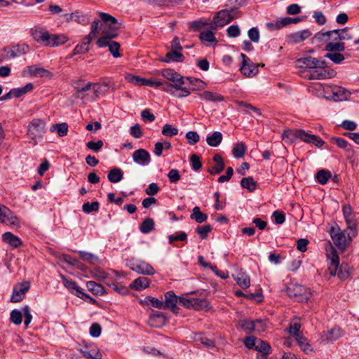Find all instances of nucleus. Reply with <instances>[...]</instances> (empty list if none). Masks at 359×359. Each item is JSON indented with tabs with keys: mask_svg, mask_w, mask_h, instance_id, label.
Masks as SVG:
<instances>
[{
	"mask_svg": "<svg viewBox=\"0 0 359 359\" xmlns=\"http://www.w3.org/2000/svg\"><path fill=\"white\" fill-rule=\"evenodd\" d=\"M101 22L98 23L97 32L101 33L103 36L102 37H107V39H114L117 36V30L118 25L116 19L105 13H100Z\"/></svg>",
	"mask_w": 359,
	"mask_h": 359,
	"instance_id": "obj_2",
	"label": "nucleus"
},
{
	"mask_svg": "<svg viewBox=\"0 0 359 359\" xmlns=\"http://www.w3.org/2000/svg\"><path fill=\"white\" fill-rule=\"evenodd\" d=\"M30 34L35 41L44 46H48L50 33L46 29L34 27L30 29Z\"/></svg>",
	"mask_w": 359,
	"mask_h": 359,
	"instance_id": "obj_13",
	"label": "nucleus"
},
{
	"mask_svg": "<svg viewBox=\"0 0 359 359\" xmlns=\"http://www.w3.org/2000/svg\"><path fill=\"white\" fill-rule=\"evenodd\" d=\"M83 355L88 359H101L102 354L96 346L86 347L81 350Z\"/></svg>",
	"mask_w": 359,
	"mask_h": 359,
	"instance_id": "obj_31",
	"label": "nucleus"
},
{
	"mask_svg": "<svg viewBox=\"0 0 359 359\" xmlns=\"http://www.w3.org/2000/svg\"><path fill=\"white\" fill-rule=\"evenodd\" d=\"M325 57L330 59L335 64H340L345 59L344 55L338 52H328L325 55Z\"/></svg>",
	"mask_w": 359,
	"mask_h": 359,
	"instance_id": "obj_52",
	"label": "nucleus"
},
{
	"mask_svg": "<svg viewBox=\"0 0 359 359\" xmlns=\"http://www.w3.org/2000/svg\"><path fill=\"white\" fill-rule=\"evenodd\" d=\"M93 278L99 281H102L108 285H111L112 280H119L123 276V273H119L112 270L104 271L101 269H94L91 271Z\"/></svg>",
	"mask_w": 359,
	"mask_h": 359,
	"instance_id": "obj_7",
	"label": "nucleus"
},
{
	"mask_svg": "<svg viewBox=\"0 0 359 359\" xmlns=\"http://www.w3.org/2000/svg\"><path fill=\"white\" fill-rule=\"evenodd\" d=\"M241 186L247 189L250 191H252L256 189V182L252 177H244L241 181Z\"/></svg>",
	"mask_w": 359,
	"mask_h": 359,
	"instance_id": "obj_53",
	"label": "nucleus"
},
{
	"mask_svg": "<svg viewBox=\"0 0 359 359\" xmlns=\"http://www.w3.org/2000/svg\"><path fill=\"white\" fill-rule=\"evenodd\" d=\"M184 60V56L182 54L181 51L171 50L166 53L165 59L163 60L165 62L170 63L173 62H181Z\"/></svg>",
	"mask_w": 359,
	"mask_h": 359,
	"instance_id": "obj_30",
	"label": "nucleus"
},
{
	"mask_svg": "<svg viewBox=\"0 0 359 359\" xmlns=\"http://www.w3.org/2000/svg\"><path fill=\"white\" fill-rule=\"evenodd\" d=\"M222 140V134L220 132H214L211 135L206 137V142L210 147H217Z\"/></svg>",
	"mask_w": 359,
	"mask_h": 359,
	"instance_id": "obj_39",
	"label": "nucleus"
},
{
	"mask_svg": "<svg viewBox=\"0 0 359 359\" xmlns=\"http://www.w3.org/2000/svg\"><path fill=\"white\" fill-rule=\"evenodd\" d=\"M100 205L97 201H94L92 203H85L82 206V210L86 213H90L93 211H97L99 209Z\"/></svg>",
	"mask_w": 359,
	"mask_h": 359,
	"instance_id": "obj_61",
	"label": "nucleus"
},
{
	"mask_svg": "<svg viewBox=\"0 0 359 359\" xmlns=\"http://www.w3.org/2000/svg\"><path fill=\"white\" fill-rule=\"evenodd\" d=\"M22 74L26 76H30L40 77H46L51 75V73L49 71L36 65L27 67Z\"/></svg>",
	"mask_w": 359,
	"mask_h": 359,
	"instance_id": "obj_23",
	"label": "nucleus"
},
{
	"mask_svg": "<svg viewBox=\"0 0 359 359\" xmlns=\"http://www.w3.org/2000/svg\"><path fill=\"white\" fill-rule=\"evenodd\" d=\"M86 287L88 290L91 291L95 294L102 295L104 293V287L94 281H88L86 283Z\"/></svg>",
	"mask_w": 359,
	"mask_h": 359,
	"instance_id": "obj_48",
	"label": "nucleus"
},
{
	"mask_svg": "<svg viewBox=\"0 0 359 359\" xmlns=\"http://www.w3.org/2000/svg\"><path fill=\"white\" fill-rule=\"evenodd\" d=\"M212 227L210 224L199 226L196 228V231L198 233L201 239H205L208 237V233L212 231Z\"/></svg>",
	"mask_w": 359,
	"mask_h": 359,
	"instance_id": "obj_56",
	"label": "nucleus"
},
{
	"mask_svg": "<svg viewBox=\"0 0 359 359\" xmlns=\"http://www.w3.org/2000/svg\"><path fill=\"white\" fill-rule=\"evenodd\" d=\"M201 98L213 102H219L222 101L224 97L222 95L210 91H204L200 94Z\"/></svg>",
	"mask_w": 359,
	"mask_h": 359,
	"instance_id": "obj_44",
	"label": "nucleus"
},
{
	"mask_svg": "<svg viewBox=\"0 0 359 359\" xmlns=\"http://www.w3.org/2000/svg\"><path fill=\"white\" fill-rule=\"evenodd\" d=\"M93 86V93L97 97L100 96H104L109 91V88H111L113 90L116 89V86L114 84H111L107 82H102L98 83H91Z\"/></svg>",
	"mask_w": 359,
	"mask_h": 359,
	"instance_id": "obj_25",
	"label": "nucleus"
},
{
	"mask_svg": "<svg viewBox=\"0 0 359 359\" xmlns=\"http://www.w3.org/2000/svg\"><path fill=\"white\" fill-rule=\"evenodd\" d=\"M154 227V222L152 219L147 218L142 223L140 229L141 232L144 233H148L151 232Z\"/></svg>",
	"mask_w": 359,
	"mask_h": 359,
	"instance_id": "obj_54",
	"label": "nucleus"
},
{
	"mask_svg": "<svg viewBox=\"0 0 359 359\" xmlns=\"http://www.w3.org/2000/svg\"><path fill=\"white\" fill-rule=\"evenodd\" d=\"M343 215L347 224V230L350 231L349 237H355L357 235L356 224L353 219L352 208L350 205L343 207Z\"/></svg>",
	"mask_w": 359,
	"mask_h": 359,
	"instance_id": "obj_14",
	"label": "nucleus"
},
{
	"mask_svg": "<svg viewBox=\"0 0 359 359\" xmlns=\"http://www.w3.org/2000/svg\"><path fill=\"white\" fill-rule=\"evenodd\" d=\"M331 238L334 245L341 251L344 252L354 237H349L350 231H342L337 224L332 226L330 230Z\"/></svg>",
	"mask_w": 359,
	"mask_h": 359,
	"instance_id": "obj_3",
	"label": "nucleus"
},
{
	"mask_svg": "<svg viewBox=\"0 0 359 359\" xmlns=\"http://www.w3.org/2000/svg\"><path fill=\"white\" fill-rule=\"evenodd\" d=\"M325 50L327 52H342L345 50V44L341 41H330L325 46Z\"/></svg>",
	"mask_w": 359,
	"mask_h": 359,
	"instance_id": "obj_36",
	"label": "nucleus"
},
{
	"mask_svg": "<svg viewBox=\"0 0 359 359\" xmlns=\"http://www.w3.org/2000/svg\"><path fill=\"white\" fill-rule=\"evenodd\" d=\"M312 33L309 29H303L289 35V40L294 43H299L311 36Z\"/></svg>",
	"mask_w": 359,
	"mask_h": 359,
	"instance_id": "obj_26",
	"label": "nucleus"
},
{
	"mask_svg": "<svg viewBox=\"0 0 359 359\" xmlns=\"http://www.w3.org/2000/svg\"><path fill=\"white\" fill-rule=\"evenodd\" d=\"M297 130H285L282 134V139L286 143L292 144L297 139Z\"/></svg>",
	"mask_w": 359,
	"mask_h": 359,
	"instance_id": "obj_45",
	"label": "nucleus"
},
{
	"mask_svg": "<svg viewBox=\"0 0 359 359\" xmlns=\"http://www.w3.org/2000/svg\"><path fill=\"white\" fill-rule=\"evenodd\" d=\"M333 95V100L344 101L347 100L350 97L351 92L343 87L334 86Z\"/></svg>",
	"mask_w": 359,
	"mask_h": 359,
	"instance_id": "obj_27",
	"label": "nucleus"
},
{
	"mask_svg": "<svg viewBox=\"0 0 359 359\" xmlns=\"http://www.w3.org/2000/svg\"><path fill=\"white\" fill-rule=\"evenodd\" d=\"M241 327L247 333L254 332V320H242L239 322Z\"/></svg>",
	"mask_w": 359,
	"mask_h": 359,
	"instance_id": "obj_60",
	"label": "nucleus"
},
{
	"mask_svg": "<svg viewBox=\"0 0 359 359\" xmlns=\"http://www.w3.org/2000/svg\"><path fill=\"white\" fill-rule=\"evenodd\" d=\"M98 21H93L91 24V30L88 36H86L81 44L77 45L74 49V54L85 53L89 50V45L93 37L95 36L98 29Z\"/></svg>",
	"mask_w": 359,
	"mask_h": 359,
	"instance_id": "obj_9",
	"label": "nucleus"
},
{
	"mask_svg": "<svg viewBox=\"0 0 359 359\" xmlns=\"http://www.w3.org/2000/svg\"><path fill=\"white\" fill-rule=\"evenodd\" d=\"M340 29L327 31L325 32H318L314 39L320 42L340 41Z\"/></svg>",
	"mask_w": 359,
	"mask_h": 359,
	"instance_id": "obj_19",
	"label": "nucleus"
},
{
	"mask_svg": "<svg viewBox=\"0 0 359 359\" xmlns=\"http://www.w3.org/2000/svg\"><path fill=\"white\" fill-rule=\"evenodd\" d=\"M287 293L291 298L297 302H306L311 296L309 288L296 283H291L288 285Z\"/></svg>",
	"mask_w": 359,
	"mask_h": 359,
	"instance_id": "obj_5",
	"label": "nucleus"
},
{
	"mask_svg": "<svg viewBox=\"0 0 359 359\" xmlns=\"http://www.w3.org/2000/svg\"><path fill=\"white\" fill-rule=\"evenodd\" d=\"M150 280L144 276L139 277L134 280L130 285L133 290L140 291L149 287Z\"/></svg>",
	"mask_w": 359,
	"mask_h": 359,
	"instance_id": "obj_29",
	"label": "nucleus"
},
{
	"mask_svg": "<svg viewBox=\"0 0 359 359\" xmlns=\"http://www.w3.org/2000/svg\"><path fill=\"white\" fill-rule=\"evenodd\" d=\"M268 327V323L266 320L257 319L254 320V332H264Z\"/></svg>",
	"mask_w": 359,
	"mask_h": 359,
	"instance_id": "obj_57",
	"label": "nucleus"
},
{
	"mask_svg": "<svg viewBox=\"0 0 359 359\" xmlns=\"http://www.w3.org/2000/svg\"><path fill=\"white\" fill-rule=\"evenodd\" d=\"M237 284L243 289H246L250 285V276L244 272H239L235 277Z\"/></svg>",
	"mask_w": 359,
	"mask_h": 359,
	"instance_id": "obj_35",
	"label": "nucleus"
},
{
	"mask_svg": "<svg viewBox=\"0 0 359 359\" xmlns=\"http://www.w3.org/2000/svg\"><path fill=\"white\" fill-rule=\"evenodd\" d=\"M29 46L25 43H18L4 49V57L11 60L26 55L29 51Z\"/></svg>",
	"mask_w": 359,
	"mask_h": 359,
	"instance_id": "obj_8",
	"label": "nucleus"
},
{
	"mask_svg": "<svg viewBox=\"0 0 359 359\" xmlns=\"http://www.w3.org/2000/svg\"><path fill=\"white\" fill-rule=\"evenodd\" d=\"M192 308L198 311H208L210 309L209 302L205 299H195L193 298Z\"/></svg>",
	"mask_w": 359,
	"mask_h": 359,
	"instance_id": "obj_38",
	"label": "nucleus"
},
{
	"mask_svg": "<svg viewBox=\"0 0 359 359\" xmlns=\"http://www.w3.org/2000/svg\"><path fill=\"white\" fill-rule=\"evenodd\" d=\"M30 284L29 282H22L17 284L13 287V294L11 300L13 302H19L25 297V293L29 290Z\"/></svg>",
	"mask_w": 359,
	"mask_h": 359,
	"instance_id": "obj_18",
	"label": "nucleus"
},
{
	"mask_svg": "<svg viewBox=\"0 0 359 359\" xmlns=\"http://www.w3.org/2000/svg\"><path fill=\"white\" fill-rule=\"evenodd\" d=\"M78 253L79 257L85 262H88L92 264L99 262V258L95 255L85 251H79Z\"/></svg>",
	"mask_w": 359,
	"mask_h": 359,
	"instance_id": "obj_47",
	"label": "nucleus"
},
{
	"mask_svg": "<svg viewBox=\"0 0 359 359\" xmlns=\"http://www.w3.org/2000/svg\"><path fill=\"white\" fill-rule=\"evenodd\" d=\"M3 240L13 247H18L21 245L20 238L11 232H6L3 234Z\"/></svg>",
	"mask_w": 359,
	"mask_h": 359,
	"instance_id": "obj_46",
	"label": "nucleus"
},
{
	"mask_svg": "<svg viewBox=\"0 0 359 359\" xmlns=\"http://www.w3.org/2000/svg\"><path fill=\"white\" fill-rule=\"evenodd\" d=\"M61 279L64 286L73 294L83 299L88 298L89 296L83 292L82 288L78 286L75 281L67 278L65 276L61 275Z\"/></svg>",
	"mask_w": 359,
	"mask_h": 359,
	"instance_id": "obj_15",
	"label": "nucleus"
},
{
	"mask_svg": "<svg viewBox=\"0 0 359 359\" xmlns=\"http://www.w3.org/2000/svg\"><path fill=\"white\" fill-rule=\"evenodd\" d=\"M330 172L325 170H321L318 171L316 174L317 180L321 184H326L328 180L330 178Z\"/></svg>",
	"mask_w": 359,
	"mask_h": 359,
	"instance_id": "obj_59",
	"label": "nucleus"
},
{
	"mask_svg": "<svg viewBox=\"0 0 359 359\" xmlns=\"http://www.w3.org/2000/svg\"><path fill=\"white\" fill-rule=\"evenodd\" d=\"M234 16L232 15L230 11L222 10L216 13L214 17L213 21L211 23V27L215 29L217 27H224L229 23Z\"/></svg>",
	"mask_w": 359,
	"mask_h": 359,
	"instance_id": "obj_12",
	"label": "nucleus"
},
{
	"mask_svg": "<svg viewBox=\"0 0 359 359\" xmlns=\"http://www.w3.org/2000/svg\"><path fill=\"white\" fill-rule=\"evenodd\" d=\"M140 303L142 305H151L152 306L157 308L158 309L164 310L163 302L155 297H152L150 296L146 297L143 300L140 301Z\"/></svg>",
	"mask_w": 359,
	"mask_h": 359,
	"instance_id": "obj_37",
	"label": "nucleus"
},
{
	"mask_svg": "<svg viewBox=\"0 0 359 359\" xmlns=\"http://www.w3.org/2000/svg\"><path fill=\"white\" fill-rule=\"evenodd\" d=\"M22 313L21 311L15 309L11 311V320L15 325L21 324L22 321Z\"/></svg>",
	"mask_w": 359,
	"mask_h": 359,
	"instance_id": "obj_64",
	"label": "nucleus"
},
{
	"mask_svg": "<svg viewBox=\"0 0 359 359\" xmlns=\"http://www.w3.org/2000/svg\"><path fill=\"white\" fill-rule=\"evenodd\" d=\"M128 265L130 269L140 274L151 276L155 273L154 269L144 261L131 260Z\"/></svg>",
	"mask_w": 359,
	"mask_h": 359,
	"instance_id": "obj_11",
	"label": "nucleus"
},
{
	"mask_svg": "<svg viewBox=\"0 0 359 359\" xmlns=\"http://www.w3.org/2000/svg\"><path fill=\"white\" fill-rule=\"evenodd\" d=\"M328 260V272L332 276H337L340 280H346L350 276V266L346 263L339 265V257L336 249L331 245L326 248Z\"/></svg>",
	"mask_w": 359,
	"mask_h": 359,
	"instance_id": "obj_1",
	"label": "nucleus"
},
{
	"mask_svg": "<svg viewBox=\"0 0 359 359\" xmlns=\"http://www.w3.org/2000/svg\"><path fill=\"white\" fill-rule=\"evenodd\" d=\"M162 76L171 82L179 81L181 75L177 73L173 69H167L161 72Z\"/></svg>",
	"mask_w": 359,
	"mask_h": 359,
	"instance_id": "obj_49",
	"label": "nucleus"
},
{
	"mask_svg": "<svg viewBox=\"0 0 359 359\" xmlns=\"http://www.w3.org/2000/svg\"><path fill=\"white\" fill-rule=\"evenodd\" d=\"M255 349L261 353V354L257 355V358L258 356L261 357L262 355H264L265 357H266V355H268L270 353L271 347L269 345V344L258 339Z\"/></svg>",
	"mask_w": 359,
	"mask_h": 359,
	"instance_id": "obj_42",
	"label": "nucleus"
},
{
	"mask_svg": "<svg viewBox=\"0 0 359 359\" xmlns=\"http://www.w3.org/2000/svg\"><path fill=\"white\" fill-rule=\"evenodd\" d=\"M0 222L6 225H16L18 220L8 208L0 204Z\"/></svg>",
	"mask_w": 359,
	"mask_h": 359,
	"instance_id": "obj_21",
	"label": "nucleus"
},
{
	"mask_svg": "<svg viewBox=\"0 0 359 359\" xmlns=\"http://www.w3.org/2000/svg\"><path fill=\"white\" fill-rule=\"evenodd\" d=\"M196 83L198 85V88H203L205 86V83L198 79H192V78H184L182 76L179 79V81H174L172 84H163L164 90L170 93H173V90H180L182 88H184V86H187L188 84H194Z\"/></svg>",
	"mask_w": 359,
	"mask_h": 359,
	"instance_id": "obj_6",
	"label": "nucleus"
},
{
	"mask_svg": "<svg viewBox=\"0 0 359 359\" xmlns=\"http://www.w3.org/2000/svg\"><path fill=\"white\" fill-rule=\"evenodd\" d=\"M318 95H321L327 100H333L334 86L319 84Z\"/></svg>",
	"mask_w": 359,
	"mask_h": 359,
	"instance_id": "obj_33",
	"label": "nucleus"
},
{
	"mask_svg": "<svg viewBox=\"0 0 359 359\" xmlns=\"http://www.w3.org/2000/svg\"><path fill=\"white\" fill-rule=\"evenodd\" d=\"M342 335L341 330L334 326L320 334V340L322 342L329 344L339 339Z\"/></svg>",
	"mask_w": 359,
	"mask_h": 359,
	"instance_id": "obj_16",
	"label": "nucleus"
},
{
	"mask_svg": "<svg viewBox=\"0 0 359 359\" xmlns=\"http://www.w3.org/2000/svg\"><path fill=\"white\" fill-rule=\"evenodd\" d=\"M296 340L299 344V346L301 347V349L306 353V354H309L312 351V348L311 345L307 341V339L302 335L301 337H298L296 338Z\"/></svg>",
	"mask_w": 359,
	"mask_h": 359,
	"instance_id": "obj_51",
	"label": "nucleus"
},
{
	"mask_svg": "<svg viewBox=\"0 0 359 359\" xmlns=\"http://www.w3.org/2000/svg\"><path fill=\"white\" fill-rule=\"evenodd\" d=\"M68 125L66 123L53 124L50 127L51 133H56L60 137H64L67 135Z\"/></svg>",
	"mask_w": 359,
	"mask_h": 359,
	"instance_id": "obj_34",
	"label": "nucleus"
},
{
	"mask_svg": "<svg viewBox=\"0 0 359 359\" xmlns=\"http://www.w3.org/2000/svg\"><path fill=\"white\" fill-rule=\"evenodd\" d=\"M179 297L175 295L172 291L167 292L165 294L164 310L169 309L174 313L178 312L177 304L178 303Z\"/></svg>",
	"mask_w": 359,
	"mask_h": 359,
	"instance_id": "obj_24",
	"label": "nucleus"
},
{
	"mask_svg": "<svg viewBox=\"0 0 359 359\" xmlns=\"http://www.w3.org/2000/svg\"><path fill=\"white\" fill-rule=\"evenodd\" d=\"M133 161L142 166L147 165L151 162L150 154L144 149H139L133 154Z\"/></svg>",
	"mask_w": 359,
	"mask_h": 359,
	"instance_id": "obj_22",
	"label": "nucleus"
},
{
	"mask_svg": "<svg viewBox=\"0 0 359 359\" xmlns=\"http://www.w3.org/2000/svg\"><path fill=\"white\" fill-rule=\"evenodd\" d=\"M243 58L242 66L241 67V73L248 76L252 77L258 73V68L244 54H241Z\"/></svg>",
	"mask_w": 359,
	"mask_h": 359,
	"instance_id": "obj_17",
	"label": "nucleus"
},
{
	"mask_svg": "<svg viewBox=\"0 0 359 359\" xmlns=\"http://www.w3.org/2000/svg\"><path fill=\"white\" fill-rule=\"evenodd\" d=\"M67 41H68V37L65 34H50L48 47H57V46L63 45Z\"/></svg>",
	"mask_w": 359,
	"mask_h": 359,
	"instance_id": "obj_28",
	"label": "nucleus"
},
{
	"mask_svg": "<svg viewBox=\"0 0 359 359\" xmlns=\"http://www.w3.org/2000/svg\"><path fill=\"white\" fill-rule=\"evenodd\" d=\"M213 161L215 163V165L209 170V172L211 175L219 174L224 168V163L222 157L219 154H217L214 156Z\"/></svg>",
	"mask_w": 359,
	"mask_h": 359,
	"instance_id": "obj_32",
	"label": "nucleus"
},
{
	"mask_svg": "<svg viewBox=\"0 0 359 359\" xmlns=\"http://www.w3.org/2000/svg\"><path fill=\"white\" fill-rule=\"evenodd\" d=\"M111 39H107V37H100L97 41V43L99 47L103 48L108 46L110 53L114 57H120L119 54V48L120 45L116 41H111Z\"/></svg>",
	"mask_w": 359,
	"mask_h": 359,
	"instance_id": "obj_20",
	"label": "nucleus"
},
{
	"mask_svg": "<svg viewBox=\"0 0 359 359\" xmlns=\"http://www.w3.org/2000/svg\"><path fill=\"white\" fill-rule=\"evenodd\" d=\"M178 129L175 127H173L172 125L165 124L163 127L162 134L165 136L172 137L177 135Z\"/></svg>",
	"mask_w": 359,
	"mask_h": 359,
	"instance_id": "obj_62",
	"label": "nucleus"
},
{
	"mask_svg": "<svg viewBox=\"0 0 359 359\" xmlns=\"http://www.w3.org/2000/svg\"><path fill=\"white\" fill-rule=\"evenodd\" d=\"M92 91V84L90 83H86L79 88L77 93L74 95V104L81 105L83 103L96 100L97 97Z\"/></svg>",
	"mask_w": 359,
	"mask_h": 359,
	"instance_id": "obj_4",
	"label": "nucleus"
},
{
	"mask_svg": "<svg viewBox=\"0 0 359 359\" xmlns=\"http://www.w3.org/2000/svg\"><path fill=\"white\" fill-rule=\"evenodd\" d=\"M33 84L32 83H27L25 86L11 90V94L14 97H20L33 90Z\"/></svg>",
	"mask_w": 359,
	"mask_h": 359,
	"instance_id": "obj_40",
	"label": "nucleus"
},
{
	"mask_svg": "<svg viewBox=\"0 0 359 359\" xmlns=\"http://www.w3.org/2000/svg\"><path fill=\"white\" fill-rule=\"evenodd\" d=\"M45 123L40 119L33 120L28 128L27 135L36 143L44 133Z\"/></svg>",
	"mask_w": 359,
	"mask_h": 359,
	"instance_id": "obj_10",
	"label": "nucleus"
},
{
	"mask_svg": "<svg viewBox=\"0 0 359 359\" xmlns=\"http://www.w3.org/2000/svg\"><path fill=\"white\" fill-rule=\"evenodd\" d=\"M191 219L196 220L198 223H202L205 222L208 219V215L205 213H203L201 211L199 207L196 206L193 208L192 213L190 215Z\"/></svg>",
	"mask_w": 359,
	"mask_h": 359,
	"instance_id": "obj_43",
	"label": "nucleus"
},
{
	"mask_svg": "<svg viewBox=\"0 0 359 359\" xmlns=\"http://www.w3.org/2000/svg\"><path fill=\"white\" fill-rule=\"evenodd\" d=\"M123 172L120 168L111 169L107 175L108 180L113 183H117L123 179Z\"/></svg>",
	"mask_w": 359,
	"mask_h": 359,
	"instance_id": "obj_41",
	"label": "nucleus"
},
{
	"mask_svg": "<svg viewBox=\"0 0 359 359\" xmlns=\"http://www.w3.org/2000/svg\"><path fill=\"white\" fill-rule=\"evenodd\" d=\"M125 79L127 81H128L131 83H133L136 86H142V83L143 81L142 77H140L137 75H133L131 74H126L125 76Z\"/></svg>",
	"mask_w": 359,
	"mask_h": 359,
	"instance_id": "obj_63",
	"label": "nucleus"
},
{
	"mask_svg": "<svg viewBox=\"0 0 359 359\" xmlns=\"http://www.w3.org/2000/svg\"><path fill=\"white\" fill-rule=\"evenodd\" d=\"M200 39L203 42L217 43L215 34L210 30H205L200 34Z\"/></svg>",
	"mask_w": 359,
	"mask_h": 359,
	"instance_id": "obj_50",
	"label": "nucleus"
},
{
	"mask_svg": "<svg viewBox=\"0 0 359 359\" xmlns=\"http://www.w3.org/2000/svg\"><path fill=\"white\" fill-rule=\"evenodd\" d=\"M246 147L243 142L236 144L233 149V155L235 158H241L245 154Z\"/></svg>",
	"mask_w": 359,
	"mask_h": 359,
	"instance_id": "obj_55",
	"label": "nucleus"
},
{
	"mask_svg": "<svg viewBox=\"0 0 359 359\" xmlns=\"http://www.w3.org/2000/svg\"><path fill=\"white\" fill-rule=\"evenodd\" d=\"M309 78L311 79H325V67H320L318 69L311 70Z\"/></svg>",
	"mask_w": 359,
	"mask_h": 359,
	"instance_id": "obj_58",
	"label": "nucleus"
}]
</instances>
